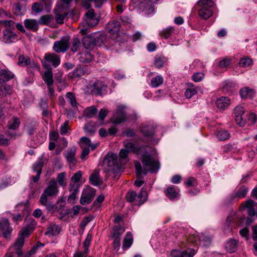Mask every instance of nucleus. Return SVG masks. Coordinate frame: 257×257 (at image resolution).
<instances>
[{
	"label": "nucleus",
	"instance_id": "1",
	"mask_svg": "<svg viewBox=\"0 0 257 257\" xmlns=\"http://www.w3.org/2000/svg\"><path fill=\"white\" fill-rule=\"evenodd\" d=\"M141 156L144 167V175H146L149 172L154 173L158 171L160 167L159 162L152 154L149 153L146 149Z\"/></svg>",
	"mask_w": 257,
	"mask_h": 257
},
{
	"label": "nucleus",
	"instance_id": "2",
	"mask_svg": "<svg viewBox=\"0 0 257 257\" xmlns=\"http://www.w3.org/2000/svg\"><path fill=\"white\" fill-rule=\"evenodd\" d=\"M148 196L147 191L142 188L138 194L135 191H129L126 194L125 198L128 202L133 205L140 206L147 201Z\"/></svg>",
	"mask_w": 257,
	"mask_h": 257
},
{
	"label": "nucleus",
	"instance_id": "3",
	"mask_svg": "<svg viewBox=\"0 0 257 257\" xmlns=\"http://www.w3.org/2000/svg\"><path fill=\"white\" fill-rule=\"evenodd\" d=\"M104 164H106L107 169L106 171L108 173H111L115 176L119 173L121 165L118 164L116 156L114 154L107 155L104 160Z\"/></svg>",
	"mask_w": 257,
	"mask_h": 257
},
{
	"label": "nucleus",
	"instance_id": "4",
	"mask_svg": "<svg viewBox=\"0 0 257 257\" xmlns=\"http://www.w3.org/2000/svg\"><path fill=\"white\" fill-rule=\"evenodd\" d=\"M32 231V230L29 228H25L22 230L15 244L13 246H11L16 249L17 257H24L22 248L24 245V239L29 235Z\"/></svg>",
	"mask_w": 257,
	"mask_h": 257
},
{
	"label": "nucleus",
	"instance_id": "5",
	"mask_svg": "<svg viewBox=\"0 0 257 257\" xmlns=\"http://www.w3.org/2000/svg\"><path fill=\"white\" fill-rule=\"evenodd\" d=\"M58 193V189L57 185V182L55 180H51L47 187L41 195L40 202L41 204H45L47 201L48 196H56Z\"/></svg>",
	"mask_w": 257,
	"mask_h": 257
},
{
	"label": "nucleus",
	"instance_id": "6",
	"mask_svg": "<svg viewBox=\"0 0 257 257\" xmlns=\"http://www.w3.org/2000/svg\"><path fill=\"white\" fill-rule=\"evenodd\" d=\"M96 190L95 189L87 186L82 193L80 199V203L82 205H86L90 203L95 196Z\"/></svg>",
	"mask_w": 257,
	"mask_h": 257
},
{
	"label": "nucleus",
	"instance_id": "7",
	"mask_svg": "<svg viewBox=\"0 0 257 257\" xmlns=\"http://www.w3.org/2000/svg\"><path fill=\"white\" fill-rule=\"evenodd\" d=\"M69 47V38L63 37L60 41L54 42L53 50L57 53H65L68 50Z\"/></svg>",
	"mask_w": 257,
	"mask_h": 257
},
{
	"label": "nucleus",
	"instance_id": "8",
	"mask_svg": "<svg viewBox=\"0 0 257 257\" xmlns=\"http://www.w3.org/2000/svg\"><path fill=\"white\" fill-rule=\"evenodd\" d=\"M60 63V58L56 53H47L44 57L43 66L49 69L51 64L54 67H57Z\"/></svg>",
	"mask_w": 257,
	"mask_h": 257
},
{
	"label": "nucleus",
	"instance_id": "9",
	"mask_svg": "<svg viewBox=\"0 0 257 257\" xmlns=\"http://www.w3.org/2000/svg\"><path fill=\"white\" fill-rule=\"evenodd\" d=\"M13 228L10 226L8 219L3 218L0 219V231L5 238L8 239L11 237Z\"/></svg>",
	"mask_w": 257,
	"mask_h": 257
},
{
	"label": "nucleus",
	"instance_id": "10",
	"mask_svg": "<svg viewBox=\"0 0 257 257\" xmlns=\"http://www.w3.org/2000/svg\"><path fill=\"white\" fill-rule=\"evenodd\" d=\"M92 93L102 95L106 92V85H105L102 81H96L93 84Z\"/></svg>",
	"mask_w": 257,
	"mask_h": 257
},
{
	"label": "nucleus",
	"instance_id": "11",
	"mask_svg": "<svg viewBox=\"0 0 257 257\" xmlns=\"http://www.w3.org/2000/svg\"><path fill=\"white\" fill-rule=\"evenodd\" d=\"M124 146L128 152H133L137 155H141L146 150V147L145 146L137 147L133 143L131 142H124Z\"/></svg>",
	"mask_w": 257,
	"mask_h": 257
},
{
	"label": "nucleus",
	"instance_id": "12",
	"mask_svg": "<svg viewBox=\"0 0 257 257\" xmlns=\"http://www.w3.org/2000/svg\"><path fill=\"white\" fill-rule=\"evenodd\" d=\"M85 16L86 17L85 24L88 26L94 27L98 23L99 20L96 18L93 11H88Z\"/></svg>",
	"mask_w": 257,
	"mask_h": 257
},
{
	"label": "nucleus",
	"instance_id": "13",
	"mask_svg": "<svg viewBox=\"0 0 257 257\" xmlns=\"http://www.w3.org/2000/svg\"><path fill=\"white\" fill-rule=\"evenodd\" d=\"M242 205L247 209V213L250 217L256 215L255 207L256 203L252 200H248L242 203Z\"/></svg>",
	"mask_w": 257,
	"mask_h": 257
},
{
	"label": "nucleus",
	"instance_id": "14",
	"mask_svg": "<svg viewBox=\"0 0 257 257\" xmlns=\"http://www.w3.org/2000/svg\"><path fill=\"white\" fill-rule=\"evenodd\" d=\"M17 35L9 30L3 31V41L6 43H11L17 40Z\"/></svg>",
	"mask_w": 257,
	"mask_h": 257
},
{
	"label": "nucleus",
	"instance_id": "15",
	"mask_svg": "<svg viewBox=\"0 0 257 257\" xmlns=\"http://www.w3.org/2000/svg\"><path fill=\"white\" fill-rule=\"evenodd\" d=\"M192 238V237L189 238V241L195 243L196 242L197 239H198L200 243L202 244V245L204 246H208L211 244L212 241V238L210 236L205 235L203 234H201L197 238L195 237L194 239Z\"/></svg>",
	"mask_w": 257,
	"mask_h": 257
},
{
	"label": "nucleus",
	"instance_id": "16",
	"mask_svg": "<svg viewBox=\"0 0 257 257\" xmlns=\"http://www.w3.org/2000/svg\"><path fill=\"white\" fill-rule=\"evenodd\" d=\"M255 93L254 89H251L248 87H244L241 88L239 91V94L242 99H252Z\"/></svg>",
	"mask_w": 257,
	"mask_h": 257
},
{
	"label": "nucleus",
	"instance_id": "17",
	"mask_svg": "<svg viewBox=\"0 0 257 257\" xmlns=\"http://www.w3.org/2000/svg\"><path fill=\"white\" fill-rule=\"evenodd\" d=\"M120 27V23L116 20H113L108 22L106 25V30L111 34H115L118 32Z\"/></svg>",
	"mask_w": 257,
	"mask_h": 257
},
{
	"label": "nucleus",
	"instance_id": "18",
	"mask_svg": "<svg viewBox=\"0 0 257 257\" xmlns=\"http://www.w3.org/2000/svg\"><path fill=\"white\" fill-rule=\"evenodd\" d=\"M79 185H75V184L69 185V191L70 192V194L68 199V201L69 203H71L72 204L75 203V200L76 199V195L79 192Z\"/></svg>",
	"mask_w": 257,
	"mask_h": 257
},
{
	"label": "nucleus",
	"instance_id": "19",
	"mask_svg": "<svg viewBox=\"0 0 257 257\" xmlns=\"http://www.w3.org/2000/svg\"><path fill=\"white\" fill-rule=\"evenodd\" d=\"M142 132L150 141L154 142L155 128L151 125L146 126L142 128Z\"/></svg>",
	"mask_w": 257,
	"mask_h": 257
},
{
	"label": "nucleus",
	"instance_id": "20",
	"mask_svg": "<svg viewBox=\"0 0 257 257\" xmlns=\"http://www.w3.org/2000/svg\"><path fill=\"white\" fill-rule=\"evenodd\" d=\"M39 22L35 19H26L24 21L25 27L33 32H36L39 28Z\"/></svg>",
	"mask_w": 257,
	"mask_h": 257
},
{
	"label": "nucleus",
	"instance_id": "21",
	"mask_svg": "<svg viewBox=\"0 0 257 257\" xmlns=\"http://www.w3.org/2000/svg\"><path fill=\"white\" fill-rule=\"evenodd\" d=\"M94 39L92 36L89 35L84 37L82 40V45L83 47L88 50H92L95 47Z\"/></svg>",
	"mask_w": 257,
	"mask_h": 257
},
{
	"label": "nucleus",
	"instance_id": "22",
	"mask_svg": "<svg viewBox=\"0 0 257 257\" xmlns=\"http://www.w3.org/2000/svg\"><path fill=\"white\" fill-rule=\"evenodd\" d=\"M230 104V100L226 97H221L216 101V106L218 108L225 109Z\"/></svg>",
	"mask_w": 257,
	"mask_h": 257
},
{
	"label": "nucleus",
	"instance_id": "23",
	"mask_svg": "<svg viewBox=\"0 0 257 257\" xmlns=\"http://www.w3.org/2000/svg\"><path fill=\"white\" fill-rule=\"evenodd\" d=\"M238 241L234 239H230L225 244V248L226 250L232 253L235 252L238 247Z\"/></svg>",
	"mask_w": 257,
	"mask_h": 257
},
{
	"label": "nucleus",
	"instance_id": "24",
	"mask_svg": "<svg viewBox=\"0 0 257 257\" xmlns=\"http://www.w3.org/2000/svg\"><path fill=\"white\" fill-rule=\"evenodd\" d=\"M89 181L93 186L98 185L102 183V180L99 176V172L98 170H94L89 177Z\"/></svg>",
	"mask_w": 257,
	"mask_h": 257
},
{
	"label": "nucleus",
	"instance_id": "25",
	"mask_svg": "<svg viewBox=\"0 0 257 257\" xmlns=\"http://www.w3.org/2000/svg\"><path fill=\"white\" fill-rule=\"evenodd\" d=\"M133 241L134 239L132 233L131 232H127L122 243L123 250H125L130 248L133 244Z\"/></svg>",
	"mask_w": 257,
	"mask_h": 257
},
{
	"label": "nucleus",
	"instance_id": "26",
	"mask_svg": "<svg viewBox=\"0 0 257 257\" xmlns=\"http://www.w3.org/2000/svg\"><path fill=\"white\" fill-rule=\"evenodd\" d=\"M42 78L47 86L53 85L54 82L53 75L51 69L46 71L43 75Z\"/></svg>",
	"mask_w": 257,
	"mask_h": 257
},
{
	"label": "nucleus",
	"instance_id": "27",
	"mask_svg": "<svg viewBox=\"0 0 257 257\" xmlns=\"http://www.w3.org/2000/svg\"><path fill=\"white\" fill-rule=\"evenodd\" d=\"M248 189L245 186H241L236 192L233 193L234 196L238 200L239 199L244 198L247 192Z\"/></svg>",
	"mask_w": 257,
	"mask_h": 257
},
{
	"label": "nucleus",
	"instance_id": "28",
	"mask_svg": "<svg viewBox=\"0 0 257 257\" xmlns=\"http://www.w3.org/2000/svg\"><path fill=\"white\" fill-rule=\"evenodd\" d=\"M166 195L169 198L170 200H174L177 198L179 194L175 190L174 187L169 186L164 191Z\"/></svg>",
	"mask_w": 257,
	"mask_h": 257
},
{
	"label": "nucleus",
	"instance_id": "29",
	"mask_svg": "<svg viewBox=\"0 0 257 257\" xmlns=\"http://www.w3.org/2000/svg\"><path fill=\"white\" fill-rule=\"evenodd\" d=\"M94 42V45L96 46H101L106 41V37L104 34H97L93 36Z\"/></svg>",
	"mask_w": 257,
	"mask_h": 257
},
{
	"label": "nucleus",
	"instance_id": "30",
	"mask_svg": "<svg viewBox=\"0 0 257 257\" xmlns=\"http://www.w3.org/2000/svg\"><path fill=\"white\" fill-rule=\"evenodd\" d=\"M60 227L58 225L54 224L47 228L45 234L48 236L56 235L60 233Z\"/></svg>",
	"mask_w": 257,
	"mask_h": 257
},
{
	"label": "nucleus",
	"instance_id": "31",
	"mask_svg": "<svg viewBox=\"0 0 257 257\" xmlns=\"http://www.w3.org/2000/svg\"><path fill=\"white\" fill-rule=\"evenodd\" d=\"M76 153V149L75 148H71L69 150H68L65 154V157L67 159V160L70 163L72 164H75L76 160L75 157Z\"/></svg>",
	"mask_w": 257,
	"mask_h": 257
},
{
	"label": "nucleus",
	"instance_id": "32",
	"mask_svg": "<svg viewBox=\"0 0 257 257\" xmlns=\"http://www.w3.org/2000/svg\"><path fill=\"white\" fill-rule=\"evenodd\" d=\"M197 4L200 9H211L214 5V3L212 0H199Z\"/></svg>",
	"mask_w": 257,
	"mask_h": 257
},
{
	"label": "nucleus",
	"instance_id": "33",
	"mask_svg": "<svg viewBox=\"0 0 257 257\" xmlns=\"http://www.w3.org/2000/svg\"><path fill=\"white\" fill-rule=\"evenodd\" d=\"M163 82V77L161 75H157L152 78L150 85L153 88H157L161 85Z\"/></svg>",
	"mask_w": 257,
	"mask_h": 257
},
{
	"label": "nucleus",
	"instance_id": "34",
	"mask_svg": "<svg viewBox=\"0 0 257 257\" xmlns=\"http://www.w3.org/2000/svg\"><path fill=\"white\" fill-rule=\"evenodd\" d=\"M213 14L212 9H200L198 14L200 17L204 20H207L211 17Z\"/></svg>",
	"mask_w": 257,
	"mask_h": 257
},
{
	"label": "nucleus",
	"instance_id": "35",
	"mask_svg": "<svg viewBox=\"0 0 257 257\" xmlns=\"http://www.w3.org/2000/svg\"><path fill=\"white\" fill-rule=\"evenodd\" d=\"M20 124V121L18 117H13L8 123V127L10 130H15L17 129Z\"/></svg>",
	"mask_w": 257,
	"mask_h": 257
},
{
	"label": "nucleus",
	"instance_id": "36",
	"mask_svg": "<svg viewBox=\"0 0 257 257\" xmlns=\"http://www.w3.org/2000/svg\"><path fill=\"white\" fill-rule=\"evenodd\" d=\"M0 77L7 82L12 79L14 77V74L8 70L2 69L0 70Z\"/></svg>",
	"mask_w": 257,
	"mask_h": 257
},
{
	"label": "nucleus",
	"instance_id": "37",
	"mask_svg": "<svg viewBox=\"0 0 257 257\" xmlns=\"http://www.w3.org/2000/svg\"><path fill=\"white\" fill-rule=\"evenodd\" d=\"M81 46V43L78 38H73L70 46V51L73 53L79 50Z\"/></svg>",
	"mask_w": 257,
	"mask_h": 257
},
{
	"label": "nucleus",
	"instance_id": "38",
	"mask_svg": "<svg viewBox=\"0 0 257 257\" xmlns=\"http://www.w3.org/2000/svg\"><path fill=\"white\" fill-rule=\"evenodd\" d=\"M97 111L96 107L94 106H91L84 110V115L88 118H92L96 115Z\"/></svg>",
	"mask_w": 257,
	"mask_h": 257
},
{
	"label": "nucleus",
	"instance_id": "39",
	"mask_svg": "<svg viewBox=\"0 0 257 257\" xmlns=\"http://www.w3.org/2000/svg\"><path fill=\"white\" fill-rule=\"evenodd\" d=\"M79 59L82 63H88L92 61V56L88 52H83L80 54Z\"/></svg>",
	"mask_w": 257,
	"mask_h": 257
},
{
	"label": "nucleus",
	"instance_id": "40",
	"mask_svg": "<svg viewBox=\"0 0 257 257\" xmlns=\"http://www.w3.org/2000/svg\"><path fill=\"white\" fill-rule=\"evenodd\" d=\"M89 71L84 67H80L75 70L72 73V77H80L85 74H88Z\"/></svg>",
	"mask_w": 257,
	"mask_h": 257
},
{
	"label": "nucleus",
	"instance_id": "41",
	"mask_svg": "<svg viewBox=\"0 0 257 257\" xmlns=\"http://www.w3.org/2000/svg\"><path fill=\"white\" fill-rule=\"evenodd\" d=\"M44 166V162L42 159H39L33 165V170L37 173L41 174L42 170Z\"/></svg>",
	"mask_w": 257,
	"mask_h": 257
},
{
	"label": "nucleus",
	"instance_id": "42",
	"mask_svg": "<svg viewBox=\"0 0 257 257\" xmlns=\"http://www.w3.org/2000/svg\"><path fill=\"white\" fill-rule=\"evenodd\" d=\"M53 19V16L51 15H45L40 17L39 23L42 25H48Z\"/></svg>",
	"mask_w": 257,
	"mask_h": 257
},
{
	"label": "nucleus",
	"instance_id": "43",
	"mask_svg": "<svg viewBox=\"0 0 257 257\" xmlns=\"http://www.w3.org/2000/svg\"><path fill=\"white\" fill-rule=\"evenodd\" d=\"M175 29L172 27H170L163 29L161 32L160 35L165 39H168L174 32Z\"/></svg>",
	"mask_w": 257,
	"mask_h": 257
},
{
	"label": "nucleus",
	"instance_id": "44",
	"mask_svg": "<svg viewBox=\"0 0 257 257\" xmlns=\"http://www.w3.org/2000/svg\"><path fill=\"white\" fill-rule=\"evenodd\" d=\"M124 231V228L120 225H117L114 227L112 237H117L120 238V235Z\"/></svg>",
	"mask_w": 257,
	"mask_h": 257
},
{
	"label": "nucleus",
	"instance_id": "45",
	"mask_svg": "<svg viewBox=\"0 0 257 257\" xmlns=\"http://www.w3.org/2000/svg\"><path fill=\"white\" fill-rule=\"evenodd\" d=\"M82 174L83 173L81 171H78L76 173H75L71 178V181L72 182H71L69 185H73L74 184H75V185H79L78 182L81 178Z\"/></svg>",
	"mask_w": 257,
	"mask_h": 257
},
{
	"label": "nucleus",
	"instance_id": "46",
	"mask_svg": "<svg viewBox=\"0 0 257 257\" xmlns=\"http://www.w3.org/2000/svg\"><path fill=\"white\" fill-rule=\"evenodd\" d=\"M217 137L220 141H225L230 137V134L226 130H220L218 132Z\"/></svg>",
	"mask_w": 257,
	"mask_h": 257
},
{
	"label": "nucleus",
	"instance_id": "47",
	"mask_svg": "<svg viewBox=\"0 0 257 257\" xmlns=\"http://www.w3.org/2000/svg\"><path fill=\"white\" fill-rule=\"evenodd\" d=\"M198 89L197 87H192L187 88L185 92V96L187 98H191L198 92Z\"/></svg>",
	"mask_w": 257,
	"mask_h": 257
},
{
	"label": "nucleus",
	"instance_id": "48",
	"mask_svg": "<svg viewBox=\"0 0 257 257\" xmlns=\"http://www.w3.org/2000/svg\"><path fill=\"white\" fill-rule=\"evenodd\" d=\"M30 58L28 56L21 55L19 58L18 64L21 66H27L30 63Z\"/></svg>",
	"mask_w": 257,
	"mask_h": 257
},
{
	"label": "nucleus",
	"instance_id": "49",
	"mask_svg": "<svg viewBox=\"0 0 257 257\" xmlns=\"http://www.w3.org/2000/svg\"><path fill=\"white\" fill-rule=\"evenodd\" d=\"M126 116L125 114L121 112L119 114H116L113 117V123L115 124H119L122 121H124L126 120Z\"/></svg>",
	"mask_w": 257,
	"mask_h": 257
},
{
	"label": "nucleus",
	"instance_id": "50",
	"mask_svg": "<svg viewBox=\"0 0 257 257\" xmlns=\"http://www.w3.org/2000/svg\"><path fill=\"white\" fill-rule=\"evenodd\" d=\"M252 63L251 59L248 58H242L240 59L238 65L242 67H246L250 66Z\"/></svg>",
	"mask_w": 257,
	"mask_h": 257
},
{
	"label": "nucleus",
	"instance_id": "51",
	"mask_svg": "<svg viewBox=\"0 0 257 257\" xmlns=\"http://www.w3.org/2000/svg\"><path fill=\"white\" fill-rule=\"evenodd\" d=\"M164 64V61L163 60V57L159 56H156L155 57L154 64L156 68H162V67H163Z\"/></svg>",
	"mask_w": 257,
	"mask_h": 257
},
{
	"label": "nucleus",
	"instance_id": "52",
	"mask_svg": "<svg viewBox=\"0 0 257 257\" xmlns=\"http://www.w3.org/2000/svg\"><path fill=\"white\" fill-rule=\"evenodd\" d=\"M85 131L90 135H93L96 131V127L92 122L87 123L84 127Z\"/></svg>",
	"mask_w": 257,
	"mask_h": 257
},
{
	"label": "nucleus",
	"instance_id": "53",
	"mask_svg": "<svg viewBox=\"0 0 257 257\" xmlns=\"http://www.w3.org/2000/svg\"><path fill=\"white\" fill-rule=\"evenodd\" d=\"M66 97L72 106H76L77 101L73 93L70 92H67Z\"/></svg>",
	"mask_w": 257,
	"mask_h": 257
},
{
	"label": "nucleus",
	"instance_id": "54",
	"mask_svg": "<svg viewBox=\"0 0 257 257\" xmlns=\"http://www.w3.org/2000/svg\"><path fill=\"white\" fill-rule=\"evenodd\" d=\"M181 257H193L195 254V250L193 248H188L181 251Z\"/></svg>",
	"mask_w": 257,
	"mask_h": 257
},
{
	"label": "nucleus",
	"instance_id": "55",
	"mask_svg": "<svg viewBox=\"0 0 257 257\" xmlns=\"http://www.w3.org/2000/svg\"><path fill=\"white\" fill-rule=\"evenodd\" d=\"M237 201L236 197L234 196L233 194H231L230 195L226 197L223 201V204L224 206H228L231 204L233 201Z\"/></svg>",
	"mask_w": 257,
	"mask_h": 257
},
{
	"label": "nucleus",
	"instance_id": "56",
	"mask_svg": "<svg viewBox=\"0 0 257 257\" xmlns=\"http://www.w3.org/2000/svg\"><path fill=\"white\" fill-rule=\"evenodd\" d=\"M135 165L137 176L138 178H139L141 177L142 174H144V168H142V166L140 162H135Z\"/></svg>",
	"mask_w": 257,
	"mask_h": 257
},
{
	"label": "nucleus",
	"instance_id": "57",
	"mask_svg": "<svg viewBox=\"0 0 257 257\" xmlns=\"http://www.w3.org/2000/svg\"><path fill=\"white\" fill-rule=\"evenodd\" d=\"M80 27H82L80 30V33L82 35H86L89 32V28L92 27L88 26L87 24H85V22H83L80 25Z\"/></svg>",
	"mask_w": 257,
	"mask_h": 257
},
{
	"label": "nucleus",
	"instance_id": "58",
	"mask_svg": "<svg viewBox=\"0 0 257 257\" xmlns=\"http://www.w3.org/2000/svg\"><path fill=\"white\" fill-rule=\"evenodd\" d=\"M236 123L240 126H244L246 120L242 117V115H234Z\"/></svg>",
	"mask_w": 257,
	"mask_h": 257
},
{
	"label": "nucleus",
	"instance_id": "59",
	"mask_svg": "<svg viewBox=\"0 0 257 257\" xmlns=\"http://www.w3.org/2000/svg\"><path fill=\"white\" fill-rule=\"evenodd\" d=\"M43 9V6L40 3H35L33 4L32 10L36 13H40Z\"/></svg>",
	"mask_w": 257,
	"mask_h": 257
},
{
	"label": "nucleus",
	"instance_id": "60",
	"mask_svg": "<svg viewBox=\"0 0 257 257\" xmlns=\"http://www.w3.org/2000/svg\"><path fill=\"white\" fill-rule=\"evenodd\" d=\"M231 61L230 58H224L219 62L218 65L221 68H226L229 65Z\"/></svg>",
	"mask_w": 257,
	"mask_h": 257
},
{
	"label": "nucleus",
	"instance_id": "61",
	"mask_svg": "<svg viewBox=\"0 0 257 257\" xmlns=\"http://www.w3.org/2000/svg\"><path fill=\"white\" fill-rule=\"evenodd\" d=\"M92 239V235L90 234H88L87 235V236L83 242V246L85 247V250L88 252V247L89 246V244L90 243V242Z\"/></svg>",
	"mask_w": 257,
	"mask_h": 257
},
{
	"label": "nucleus",
	"instance_id": "62",
	"mask_svg": "<svg viewBox=\"0 0 257 257\" xmlns=\"http://www.w3.org/2000/svg\"><path fill=\"white\" fill-rule=\"evenodd\" d=\"M114 238L112 246L113 247V249L117 251L120 248V238L117 237H113Z\"/></svg>",
	"mask_w": 257,
	"mask_h": 257
},
{
	"label": "nucleus",
	"instance_id": "63",
	"mask_svg": "<svg viewBox=\"0 0 257 257\" xmlns=\"http://www.w3.org/2000/svg\"><path fill=\"white\" fill-rule=\"evenodd\" d=\"M17 255L16 253V249L12 246H10L9 248L8 251L5 255L6 257H15Z\"/></svg>",
	"mask_w": 257,
	"mask_h": 257
},
{
	"label": "nucleus",
	"instance_id": "64",
	"mask_svg": "<svg viewBox=\"0 0 257 257\" xmlns=\"http://www.w3.org/2000/svg\"><path fill=\"white\" fill-rule=\"evenodd\" d=\"M65 178V173L64 172L58 174L57 179L58 183L61 186H63L64 183V180Z\"/></svg>",
	"mask_w": 257,
	"mask_h": 257
}]
</instances>
